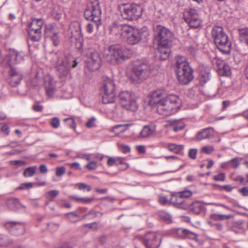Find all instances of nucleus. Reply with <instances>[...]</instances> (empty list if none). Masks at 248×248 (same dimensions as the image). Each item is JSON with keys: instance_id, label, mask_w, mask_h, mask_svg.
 I'll use <instances>...</instances> for the list:
<instances>
[{"instance_id": "15", "label": "nucleus", "mask_w": 248, "mask_h": 248, "mask_svg": "<svg viewBox=\"0 0 248 248\" xmlns=\"http://www.w3.org/2000/svg\"><path fill=\"white\" fill-rule=\"evenodd\" d=\"M176 73L178 81L181 84H187L194 78L193 70L190 66H186L184 68L176 69Z\"/></svg>"}, {"instance_id": "43", "label": "nucleus", "mask_w": 248, "mask_h": 248, "mask_svg": "<svg viewBox=\"0 0 248 248\" xmlns=\"http://www.w3.org/2000/svg\"><path fill=\"white\" fill-rule=\"evenodd\" d=\"M211 217L213 219H220V220H223L224 219H229L231 217H232L231 215H221V214H213L211 216Z\"/></svg>"}, {"instance_id": "47", "label": "nucleus", "mask_w": 248, "mask_h": 248, "mask_svg": "<svg viewBox=\"0 0 248 248\" xmlns=\"http://www.w3.org/2000/svg\"><path fill=\"white\" fill-rule=\"evenodd\" d=\"M166 127H167L169 130H172L174 132H178L180 130H182L184 128V125H182L178 126V125H166Z\"/></svg>"}, {"instance_id": "51", "label": "nucleus", "mask_w": 248, "mask_h": 248, "mask_svg": "<svg viewBox=\"0 0 248 248\" xmlns=\"http://www.w3.org/2000/svg\"><path fill=\"white\" fill-rule=\"evenodd\" d=\"M97 167V163L95 161H90L86 165V167L90 170H96Z\"/></svg>"}, {"instance_id": "48", "label": "nucleus", "mask_w": 248, "mask_h": 248, "mask_svg": "<svg viewBox=\"0 0 248 248\" xmlns=\"http://www.w3.org/2000/svg\"><path fill=\"white\" fill-rule=\"evenodd\" d=\"M76 186L79 190L86 189L88 191H90L92 189L91 186L85 183H79L77 184Z\"/></svg>"}, {"instance_id": "53", "label": "nucleus", "mask_w": 248, "mask_h": 248, "mask_svg": "<svg viewBox=\"0 0 248 248\" xmlns=\"http://www.w3.org/2000/svg\"><path fill=\"white\" fill-rule=\"evenodd\" d=\"M124 158H120V157L116 158V164L117 165H124V168L123 170H125L128 168L129 165L127 163L124 162Z\"/></svg>"}, {"instance_id": "49", "label": "nucleus", "mask_w": 248, "mask_h": 248, "mask_svg": "<svg viewBox=\"0 0 248 248\" xmlns=\"http://www.w3.org/2000/svg\"><path fill=\"white\" fill-rule=\"evenodd\" d=\"M180 196H181L184 199L190 197L192 195V192L190 190H184L178 192Z\"/></svg>"}, {"instance_id": "44", "label": "nucleus", "mask_w": 248, "mask_h": 248, "mask_svg": "<svg viewBox=\"0 0 248 248\" xmlns=\"http://www.w3.org/2000/svg\"><path fill=\"white\" fill-rule=\"evenodd\" d=\"M33 184L32 183H22L20 185L16 188V190H25L29 189L32 188Z\"/></svg>"}, {"instance_id": "5", "label": "nucleus", "mask_w": 248, "mask_h": 248, "mask_svg": "<svg viewBox=\"0 0 248 248\" xmlns=\"http://www.w3.org/2000/svg\"><path fill=\"white\" fill-rule=\"evenodd\" d=\"M132 76L130 79L135 83H138L146 79L151 74V66L141 61H136L133 63Z\"/></svg>"}, {"instance_id": "50", "label": "nucleus", "mask_w": 248, "mask_h": 248, "mask_svg": "<svg viewBox=\"0 0 248 248\" xmlns=\"http://www.w3.org/2000/svg\"><path fill=\"white\" fill-rule=\"evenodd\" d=\"M79 119V117H69L64 119V122L68 124H76L77 123L79 122L77 121V120Z\"/></svg>"}, {"instance_id": "61", "label": "nucleus", "mask_w": 248, "mask_h": 248, "mask_svg": "<svg viewBox=\"0 0 248 248\" xmlns=\"http://www.w3.org/2000/svg\"><path fill=\"white\" fill-rule=\"evenodd\" d=\"M181 232L185 236L190 237L192 235H195V234L187 229L180 230Z\"/></svg>"}, {"instance_id": "33", "label": "nucleus", "mask_w": 248, "mask_h": 248, "mask_svg": "<svg viewBox=\"0 0 248 248\" xmlns=\"http://www.w3.org/2000/svg\"><path fill=\"white\" fill-rule=\"evenodd\" d=\"M176 69H180L186 67V66H189L186 58L182 56H177L176 58Z\"/></svg>"}, {"instance_id": "55", "label": "nucleus", "mask_w": 248, "mask_h": 248, "mask_svg": "<svg viewBox=\"0 0 248 248\" xmlns=\"http://www.w3.org/2000/svg\"><path fill=\"white\" fill-rule=\"evenodd\" d=\"M160 216L164 220L168 221V222H171V217L170 214L163 212L160 214Z\"/></svg>"}, {"instance_id": "52", "label": "nucleus", "mask_w": 248, "mask_h": 248, "mask_svg": "<svg viewBox=\"0 0 248 248\" xmlns=\"http://www.w3.org/2000/svg\"><path fill=\"white\" fill-rule=\"evenodd\" d=\"M48 37L50 38L53 44L55 46H57L60 43L59 37L58 34H54L52 36H50Z\"/></svg>"}, {"instance_id": "11", "label": "nucleus", "mask_w": 248, "mask_h": 248, "mask_svg": "<svg viewBox=\"0 0 248 248\" xmlns=\"http://www.w3.org/2000/svg\"><path fill=\"white\" fill-rule=\"evenodd\" d=\"M122 106L127 110L136 111L138 109L136 97L134 93L128 91H122L118 96Z\"/></svg>"}, {"instance_id": "20", "label": "nucleus", "mask_w": 248, "mask_h": 248, "mask_svg": "<svg viewBox=\"0 0 248 248\" xmlns=\"http://www.w3.org/2000/svg\"><path fill=\"white\" fill-rule=\"evenodd\" d=\"M210 71L208 68H202L199 71L198 79L200 84L204 85L210 79Z\"/></svg>"}, {"instance_id": "3", "label": "nucleus", "mask_w": 248, "mask_h": 248, "mask_svg": "<svg viewBox=\"0 0 248 248\" xmlns=\"http://www.w3.org/2000/svg\"><path fill=\"white\" fill-rule=\"evenodd\" d=\"M130 56V50L125 46L113 45L108 47L106 58L111 64H116L129 59Z\"/></svg>"}, {"instance_id": "34", "label": "nucleus", "mask_w": 248, "mask_h": 248, "mask_svg": "<svg viewBox=\"0 0 248 248\" xmlns=\"http://www.w3.org/2000/svg\"><path fill=\"white\" fill-rule=\"evenodd\" d=\"M91 21L88 23L87 25V31L91 33L93 32L94 28H96L97 30L98 29L99 26L101 24V21H97L96 20H90Z\"/></svg>"}, {"instance_id": "40", "label": "nucleus", "mask_w": 248, "mask_h": 248, "mask_svg": "<svg viewBox=\"0 0 248 248\" xmlns=\"http://www.w3.org/2000/svg\"><path fill=\"white\" fill-rule=\"evenodd\" d=\"M36 169L37 166H31L26 168L23 172L24 176L26 177L32 176L35 174Z\"/></svg>"}, {"instance_id": "31", "label": "nucleus", "mask_w": 248, "mask_h": 248, "mask_svg": "<svg viewBox=\"0 0 248 248\" xmlns=\"http://www.w3.org/2000/svg\"><path fill=\"white\" fill-rule=\"evenodd\" d=\"M189 208L196 214H199L204 210L203 205L199 201H195L193 202L190 205Z\"/></svg>"}, {"instance_id": "26", "label": "nucleus", "mask_w": 248, "mask_h": 248, "mask_svg": "<svg viewBox=\"0 0 248 248\" xmlns=\"http://www.w3.org/2000/svg\"><path fill=\"white\" fill-rule=\"evenodd\" d=\"M59 30L55 23L48 24L46 26L45 35L48 37L54 34H59Z\"/></svg>"}, {"instance_id": "32", "label": "nucleus", "mask_w": 248, "mask_h": 248, "mask_svg": "<svg viewBox=\"0 0 248 248\" xmlns=\"http://www.w3.org/2000/svg\"><path fill=\"white\" fill-rule=\"evenodd\" d=\"M62 13V10L58 5L54 6L50 12L51 16L57 20L61 18Z\"/></svg>"}, {"instance_id": "35", "label": "nucleus", "mask_w": 248, "mask_h": 248, "mask_svg": "<svg viewBox=\"0 0 248 248\" xmlns=\"http://www.w3.org/2000/svg\"><path fill=\"white\" fill-rule=\"evenodd\" d=\"M43 21L41 19H34L30 23L28 29H42Z\"/></svg>"}, {"instance_id": "37", "label": "nucleus", "mask_w": 248, "mask_h": 248, "mask_svg": "<svg viewBox=\"0 0 248 248\" xmlns=\"http://www.w3.org/2000/svg\"><path fill=\"white\" fill-rule=\"evenodd\" d=\"M168 149L176 154L180 153L183 150L184 146L182 145H177L174 143H170L168 145Z\"/></svg>"}, {"instance_id": "27", "label": "nucleus", "mask_w": 248, "mask_h": 248, "mask_svg": "<svg viewBox=\"0 0 248 248\" xmlns=\"http://www.w3.org/2000/svg\"><path fill=\"white\" fill-rule=\"evenodd\" d=\"M214 130L212 127H208L198 132L197 140H200L207 138L213 135Z\"/></svg>"}, {"instance_id": "57", "label": "nucleus", "mask_w": 248, "mask_h": 248, "mask_svg": "<svg viewBox=\"0 0 248 248\" xmlns=\"http://www.w3.org/2000/svg\"><path fill=\"white\" fill-rule=\"evenodd\" d=\"M48 229L50 231L53 232L57 231L59 228V225L56 223H50L47 224Z\"/></svg>"}, {"instance_id": "36", "label": "nucleus", "mask_w": 248, "mask_h": 248, "mask_svg": "<svg viewBox=\"0 0 248 248\" xmlns=\"http://www.w3.org/2000/svg\"><path fill=\"white\" fill-rule=\"evenodd\" d=\"M184 199L180 196L178 192L174 195H172L170 200L171 202L176 205H180L184 202Z\"/></svg>"}, {"instance_id": "23", "label": "nucleus", "mask_w": 248, "mask_h": 248, "mask_svg": "<svg viewBox=\"0 0 248 248\" xmlns=\"http://www.w3.org/2000/svg\"><path fill=\"white\" fill-rule=\"evenodd\" d=\"M162 93L160 91H156L153 92L149 96L148 104L150 106H154L159 104L162 100Z\"/></svg>"}, {"instance_id": "30", "label": "nucleus", "mask_w": 248, "mask_h": 248, "mask_svg": "<svg viewBox=\"0 0 248 248\" xmlns=\"http://www.w3.org/2000/svg\"><path fill=\"white\" fill-rule=\"evenodd\" d=\"M218 67V71L219 75L221 76H230L231 75V68L227 64H221L217 62Z\"/></svg>"}, {"instance_id": "63", "label": "nucleus", "mask_w": 248, "mask_h": 248, "mask_svg": "<svg viewBox=\"0 0 248 248\" xmlns=\"http://www.w3.org/2000/svg\"><path fill=\"white\" fill-rule=\"evenodd\" d=\"M10 163L14 165L21 166L25 164V162L22 160H12L10 161Z\"/></svg>"}, {"instance_id": "46", "label": "nucleus", "mask_w": 248, "mask_h": 248, "mask_svg": "<svg viewBox=\"0 0 248 248\" xmlns=\"http://www.w3.org/2000/svg\"><path fill=\"white\" fill-rule=\"evenodd\" d=\"M241 159L239 158H233L231 160L228 161L229 164L233 168H237L240 164V161Z\"/></svg>"}, {"instance_id": "58", "label": "nucleus", "mask_w": 248, "mask_h": 248, "mask_svg": "<svg viewBox=\"0 0 248 248\" xmlns=\"http://www.w3.org/2000/svg\"><path fill=\"white\" fill-rule=\"evenodd\" d=\"M197 150L196 149H191L188 152V156L191 159H194L196 158Z\"/></svg>"}, {"instance_id": "64", "label": "nucleus", "mask_w": 248, "mask_h": 248, "mask_svg": "<svg viewBox=\"0 0 248 248\" xmlns=\"http://www.w3.org/2000/svg\"><path fill=\"white\" fill-rule=\"evenodd\" d=\"M39 171L41 173H46L48 171L46 165L45 164H41L39 167Z\"/></svg>"}, {"instance_id": "19", "label": "nucleus", "mask_w": 248, "mask_h": 248, "mask_svg": "<svg viewBox=\"0 0 248 248\" xmlns=\"http://www.w3.org/2000/svg\"><path fill=\"white\" fill-rule=\"evenodd\" d=\"M127 25V24L114 22L109 27L110 32L112 34L119 36L122 38Z\"/></svg>"}, {"instance_id": "17", "label": "nucleus", "mask_w": 248, "mask_h": 248, "mask_svg": "<svg viewBox=\"0 0 248 248\" xmlns=\"http://www.w3.org/2000/svg\"><path fill=\"white\" fill-rule=\"evenodd\" d=\"M4 227L13 235H19L24 233V225L19 222L8 221L4 224Z\"/></svg>"}, {"instance_id": "1", "label": "nucleus", "mask_w": 248, "mask_h": 248, "mask_svg": "<svg viewBox=\"0 0 248 248\" xmlns=\"http://www.w3.org/2000/svg\"><path fill=\"white\" fill-rule=\"evenodd\" d=\"M57 60L56 67L59 78L62 81H64L70 76L71 67L75 68L78 65L77 60L70 54L59 53L56 54Z\"/></svg>"}, {"instance_id": "29", "label": "nucleus", "mask_w": 248, "mask_h": 248, "mask_svg": "<svg viewBox=\"0 0 248 248\" xmlns=\"http://www.w3.org/2000/svg\"><path fill=\"white\" fill-rule=\"evenodd\" d=\"M238 32L240 41L248 46V28L238 29Z\"/></svg>"}, {"instance_id": "45", "label": "nucleus", "mask_w": 248, "mask_h": 248, "mask_svg": "<svg viewBox=\"0 0 248 248\" xmlns=\"http://www.w3.org/2000/svg\"><path fill=\"white\" fill-rule=\"evenodd\" d=\"M214 150V147L213 146H205L201 148V151L202 153L209 155L211 154Z\"/></svg>"}, {"instance_id": "60", "label": "nucleus", "mask_w": 248, "mask_h": 248, "mask_svg": "<svg viewBox=\"0 0 248 248\" xmlns=\"http://www.w3.org/2000/svg\"><path fill=\"white\" fill-rule=\"evenodd\" d=\"M85 227H88V228L93 229V230H96L98 229V224L96 222H93L91 223L86 224H85Z\"/></svg>"}, {"instance_id": "12", "label": "nucleus", "mask_w": 248, "mask_h": 248, "mask_svg": "<svg viewBox=\"0 0 248 248\" xmlns=\"http://www.w3.org/2000/svg\"><path fill=\"white\" fill-rule=\"evenodd\" d=\"M183 17L191 28H198L201 25V20L195 9H186L184 12Z\"/></svg>"}, {"instance_id": "8", "label": "nucleus", "mask_w": 248, "mask_h": 248, "mask_svg": "<svg viewBox=\"0 0 248 248\" xmlns=\"http://www.w3.org/2000/svg\"><path fill=\"white\" fill-rule=\"evenodd\" d=\"M147 35V31L139 30L128 25L122 38L128 44L134 45L145 38Z\"/></svg>"}, {"instance_id": "22", "label": "nucleus", "mask_w": 248, "mask_h": 248, "mask_svg": "<svg viewBox=\"0 0 248 248\" xmlns=\"http://www.w3.org/2000/svg\"><path fill=\"white\" fill-rule=\"evenodd\" d=\"M171 44H167L166 45H158V50L160 53V57L161 60H167L170 56V45Z\"/></svg>"}, {"instance_id": "21", "label": "nucleus", "mask_w": 248, "mask_h": 248, "mask_svg": "<svg viewBox=\"0 0 248 248\" xmlns=\"http://www.w3.org/2000/svg\"><path fill=\"white\" fill-rule=\"evenodd\" d=\"M45 88L46 94L50 97H52L56 91V87L55 82L52 77H48L46 80Z\"/></svg>"}, {"instance_id": "14", "label": "nucleus", "mask_w": 248, "mask_h": 248, "mask_svg": "<svg viewBox=\"0 0 248 248\" xmlns=\"http://www.w3.org/2000/svg\"><path fill=\"white\" fill-rule=\"evenodd\" d=\"M101 59L97 51L91 49L88 54L86 67L92 71L97 70L101 66Z\"/></svg>"}, {"instance_id": "25", "label": "nucleus", "mask_w": 248, "mask_h": 248, "mask_svg": "<svg viewBox=\"0 0 248 248\" xmlns=\"http://www.w3.org/2000/svg\"><path fill=\"white\" fill-rule=\"evenodd\" d=\"M28 34L30 38L33 42L40 41L42 37L41 29H28Z\"/></svg>"}, {"instance_id": "2", "label": "nucleus", "mask_w": 248, "mask_h": 248, "mask_svg": "<svg viewBox=\"0 0 248 248\" xmlns=\"http://www.w3.org/2000/svg\"><path fill=\"white\" fill-rule=\"evenodd\" d=\"M211 36L218 49L223 54H229L232 49L231 42L222 27L216 26L211 31Z\"/></svg>"}, {"instance_id": "28", "label": "nucleus", "mask_w": 248, "mask_h": 248, "mask_svg": "<svg viewBox=\"0 0 248 248\" xmlns=\"http://www.w3.org/2000/svg\"><path fill=\"white\" fill-rule=\"evenodd\" d=\"M155 130V125H145L142 130L140 131V137L142 138H146L151 136Z\"/></svg>"}, {"instance_id": "39", "label": "nucleus", "mask_w": 248, "mask_h": 248, "mask_svg": "<svg viewBox=\"0 0 248 248\" xmlns=\"http://www.w3.org/2000/svg\"><path fill=\"white\" fill-rule=\"evenodd\" d=\"M128 125H115L111 129V131L114 133L116 135L124 132L126 130L125 126Z\"/></svg>"}, {"instance_id": "42", "label": "nucleus", "mask_w": 248, "mask_h": 248, "mask_svg": "<svg viewBox=\"0 0 248 248\" xmlns=\"http://www.w3.org/2000/svg\"><path fill=\"white\" fill-rule=\"evenodd\" d=\"M59 194V191L58 190H52L49 191L46 193V198L47 199L51 200L57 197Z\"/></svg>"}, {"instance_id": "18", "label": "nucleus", "mask_w": 248, "mask_h": 248, "mask_svg": "<svg viewBox=\"0 0 248 248\" xmlns=\"http://www.w3.org/2000/svg\"><path fill=\"white\" fill-rule=\"evenodd\" d=\"M9 67L13 64H17L24 60V55L22 52H18L14 49H10L6 58Z\"/></svg>"}, {"instance_id": "9", "label": "nucleus", "mask_w": 248, "mask_h": 248, "mask_svg": "<svg viewBox=\"0 0 248 248\" xmlns=\"http://www.w3.org/2000/svg\"><path fill=\"white\" fill-rule=\"evenodd\" d=\"M154 41L157 45L165 46L167 44H171L172 42L173 34L172 32L166 27L158 25L154 27Z\"/></svg>"}, {"instance_id": "41", "label": "nucleus", "mask_w": 248, "mask_h": 248, "mask_svg": "<svg viewBox=\"0 0 248 248\" xmlns=\"http://www.w3.org/2000/svg\"><path fill=\"white\" fill-rule=\"evenodd\" d=\"M69 220L72 222H76L80 220V217L76 212H73L65 215Z\"/></svg>"}, {"instance_id": "38", "label": "nucleus", "mask_w": 248, "mask_h": 248, "mask_svg": "<svg viewBox=\"0 0 248 248\" xmlns=\"http://www.w3.org/2000/svg\"><path fill=\"white\" fill-rule=\"evenodd\" d=\"M12 243V240L5 235L0 234V247H6Z\"/></svg>"}, {"instance_id": "10", "label": "nucleus", "mask_w": 248, "mask_h": 248, "mask_svg": "<svg viewBox=\"0 0 248 248\" xmlns=\"http://www.w3.org/2000/svg\"><path fill=\"white\" fill-rule=\"evenodd\" d=\"M101 9L98 0H89L84 11V16L88 20L101 21Z\"/></svg>"}, {"instance_id": "6", "label": "nucleus", "mask_w": 248, "mask_h": 248, "mask_svg": "<svg viewBox=\"0 0 248 248\" xmlns=\"http://www.w3.org/2000/svg\"><path fill=\"white\" fill-rule=\"evenodd\" d=\"M122 17L128 20L138 19L142 15V8L136 3H122L118 5Z\"/></svg>"}, {"instance_id": "4", "label": "nucleus", "mask_w": 248, "mask_h": 248, "mask_svg": "<svg viewBox=\"0 0 248 248\" xmlns=\"http://www.w3.org/2000/svg\"><path fill=\"white\" fill-rule=\"evenodd\" d=\"M180 104L181 100L178 96L170 94L158 104L156 111L159 114L169 115L178 109Z\"/></svg>"}, {"instance_id": "7", "label": "nucleus", "mask_w": 248, "mask_h": 248, "mask_svg": "<svg viewBox=\"0 0 248 248\" xmlns=\"http://www.w3.org/2000/svg\"><path fill=\"white\" fill-rule=\"evenodd\" d=\"M100 94L104 104L112 103L116 97L115 86L113 80L108 77H104Z\"/></svg>"}, {"instance_id": "24", "label": "nucleus", "mask_w": 248, "mask_h": 248, "mask_svg": "<svg viewBox=\"0 0 248 248\" xmlns=\"http://www.w3.org/2000/svg\"><path fill=\"white\" fill-rule=\"evenodd\" d=\"M6 204L8 208L11 210H16L21 207H25L19 202L18 200L15 198H11L7 199Z\"/></svg>"}, {"instance_id": "16", "label": "nucleus", "mask_w": 248, "mask_h": 248, "mask_svg": "<svg viewBox=\"0 0 248 248\" xmlns=\"http://www.w3.org/2000/svg\"><path fill=\"white\" fill-rule=\"evenodd\" d=\"M9 67L7 81L12 87H16L23 79V73L21 70L13 65H10Z\"/></svg>"}, {"instance_id": "13", "label": "nucleus", "mask_w": 248, "mask_h": 248, "mask_svg": "<svg viewBox=\"0 0 248 248\" xmlns=\"http://www.w3.org/2000/svg\"><path fill=\"white\" fill-rule=\"evenodd\" d=\"M161 235L156 232H147L142 240L146 248H157L161 242Z\"/></svg>"}, {"instance_id": "56", "label": "nucleus", "mask_w": 248, "mask_h": 248, "mask_svg": "<svg viewBox=\"0 0 248 248\" xmlns=\"http://www.w3.org/2000/svg\"><path fill=\"white\" fill-rule=\"evenodd\" d=\"M65 172V168L64 167H60L56 168V175L58 177L62 176Z\"/></svg>"}, {"instance_id": "54", "label": "nucleus", "mask_w": 248, "mask_h": 248, "mask_svg": "<svg viewBox=\"0 0 248 248\" xmlns=\"http://www.w3.org/2000/svg\"><path fill=\"white\" fill-rule=\"evenodd\" d=\"M214 179L216 181H223L225 179V174L224 173L221 172L214 176Z\"/></svg>"}, {"instance_id": "62", "label": "nucleus", "mask_w": 248, "mask_h": 248, "mask_svg": "<svg viewBox=\"0 0 248 248\" xmlns=\"http://www.w3.org/2000/svg\"><path fill=\"white\" fill-rule=\"evenodd\" d=\"M239 192L245 197L248 196V186L244 187L239 190Z\"/></svg>"}, {"instance_id": "59", "label": "nucleus", "mask_w": 248, "mask_h": 248, "mask_svg": "<svg viewBox=\"0 0 248 248\" xmlns=\"http://www.w3.org/2000/svg\"><path fill=\"white\" fill-rule=\"evenodd\" d=\"M184 119H175L172 121H168L169 124H184L186 123V121H184Z\"/></svg>"}]
</instances>
